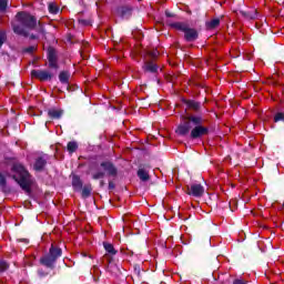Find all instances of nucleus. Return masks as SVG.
Returning <instances> with one entry per match:
<instances>
[{
  "label": "nucleus",
  "mask_w": 284,
  "mask_h": 284,
  "mask_svg": "<svg viewBox=\"0 0 284 284\" xmlns=\"http://www.w3.org/2000/svg\"><path fill=\"white\" fill-rule=\"evenodd\" d=\"M48 60H49L50 68H54L55 70L57 68H59V65L57 64V50L52 48L48 50Z\"/></svg>",
  "instance_id": "8"
},
{
  "label": "nucleus",
  "mask_w": 284,
  "mask_h": 284,
  "mask_svg": "<svg viewBox=\"0 0 284 284\" xmlns=\"http://www.w3.org/2000/svg\"><path fill=\"white\" fill-rule=\"evenodd\" d=\"M138 176L141 181H149L150 180V174H148V171L140 169L138 171Z\"/></svg>",
  "instance_id": "15"
},
{
  "label": "nucleus",
  "mask_w": 284,
  "mask_h": 284,
  "mask_svg": "<svg viewBox=\"0 0 284 284\" xmlns=\"http://www.w3.org/2000/svg\"><path fill=\"white\" fill-rule=\"evenodd\" d=\"M72 185H73V187H81V180L79 179V176H77V175L73 176Z\"/></svg>",
  "instance_id": "23"
},
{
  "label": "nucleus",
  "mask_w": 284,
  "mask_h": 284,
  "mask_svg": "<svg viewBox=\"0 0 284 284\" xmlns=\"http://www.w3.org/2000/svg\"><path fill=\"white\" fill-rule=\"evenodd\" d=\"M48 162L45 161V159H43V158H38L37 160H36V163H34V165H33V168H34V170L37 171V172H41V170H43L44 168H45V164H47Z\"/></svg>",
  "instance_id": "11"
},
{
  "label": "nucleus",
  "mask_w": 284,
  "mask_h": 284,
  "mask_svg": "<svg viewBox=\"0 0 284 284\" xmlns=\"http://www.w3.org/2000/svg\"><path fill=\"white\" fill-rule=\"evenodd\" d=\"M173 28H175L176 30H181L182 32H185L187 30V24L178 22L173 24Z\"/></svg>",
  "instance_id": "18"
},
{
  "label": "nucleus",
  "mask_w": 284,
  "mask_h": 284,
  "mask_svg": "<svg viewBox=\"0 0 284 284\" xmlns=\"http://www.w3.org/2000/svg\"><path fill=\"white\" fill-rule=\"evenodd\" d=\"M204 192L205 189L201 184H192L191 186H187V194L191 196H203Z\"/></svg>",
  "instance_id": "6"
},
{
  "label": "nucleus",
  "mask_w": 284,
  "mask_h": 284,
  "mask_svg": "<svg viewBox=\"0 0 284 284\" xmlns=\"http://www.w3.org/2000/svg\"><path fill=\"white\" fill-rule=\"evenodd\" d=\"M104 248L109 252V254H116V251H114V246L110 243H104Z\"/></svg>",
  "instance_id": "21"
},
{
  "label": "nucleus",
  "mask_w": 284,
  "mask_h": 284,
  "mask_svg": "<svg viewBox=\"0 0 284 284\" xmlns=\"http://www.w3.org/2000/svg\"><path fill=\"white\" fill-rule=\"evenodd\" d=\"M233 284H246V283L241 280H236Z\"/></svg>",
  "instance_id": "31"
},
{
  "label": "nucleus",
  "mask_w": 284,
  "mask_h": 284,
  "mask_svg": "<svg viewBox=\"0 0 284 284\" xmlns=\"http://www.w3.org/2000/svg\"><path fill=\"white\" fill-rule=\"evenodd\" d=\"M61 248L51 245L49 254L41 257L40 263L45 267H54V263H57V258L61 257Z\"/></svg>",
  "instance_id": "4"
},
{
  "label": "nucleus",
  "mask_w": 284,
  "mask_h": 284,
  "mask_svg": "<svg viewBox=\"0 0 284 284\" xmlns=\"http://www.w3.org/2000/svg\"><path fill=\"white\" fill-rule=\"evenodd\" d=\"M6 8H8V0H0V11L6 12Z\"/></svg>",
  "instance_id": "24"
},
{
  "label": "nucleus",
  "mask_w": 284,
  "mask_h": 284,
  "mask_svg": "<svg viewBox=\"0 0 284 284\" xmlns=\"http://www.w3.org/2000/svg\"><path fill=\"white\" fill-rule=\"evenodd\" d=\"M62 114L63 112L61 110H57V109L49 110V116H51V119H61Z\"/></svg>",
  "instance_id": "14"
},
{
  "label": "nucleus",
  "mask_w": 284,
  "mask_h": 284,
  "mask_svg": "<svg viewBox=\"0 0 284 284\" xmlns=\"http://www.w3.org/2000/svg\"><path fill=\"white\" fill-rule=\"evenodd\" d=\"M12 171L16 173L13 179L19 183L20 187L26 192H30V187H32L34 181L28 170H26V166L21 163H16L13 164Z\"/></svg>",
  "instance_id": "3"
},
{
  "label": "nucleus",
  "mask_w": 284,
  "mask_h": 284,
  "mask_svg": "<svg viewBox=\"0 0 284 284\" xmlns=\"http://www.w3.org/2000/svg\"><path fill=\"white\" fill-rule=\"evenodd\" d=\"M6 185V178L0 173V187Z\"/></svg>",
  "instance_id": "29"
},
{
  "label": "nucleus",
  "mask_w": 284,
  "mask_h": 284,
  "mask_svg": "<svg viewBox=\"0 0 284 284\" xmlns=\"http://www.w3.org/2000/svg\"><path fill=\"white\" fill-rule=\"evenodd\" d=\"M203 118L200 115H186L183 118L182 123L176 129V134L180 136H185V134L190 133L191 130V139H201V136H205L210 132L207 126H203Z\"/></svg>",
  "instance_id": "1"
},
{
  "label": "nucleus",
  "mask_w": 284,
  "mask_h": 284,
  "mask_svg": "<svg viewBox=\"0 0 284 284\" xmlns=\"http://www.w3.org/2000/svg\"><path fill=\"white\" fill-rule=\"evenodd\" d=\"M68 79H70V74L68 72H61L59 75V80L61 83H68Z\"/></svg>",
  "instance_id": "19"
},
{
  "label": "nucleus",
  "mask_w": 284,
  "mask_h": 284,
  "mask_svg": "<svg viewBox=\"0 0 284 284\" xmlns=\"http://www.w3.org/2000/svg\"><path fill=\"white\" fill-rule=\"evenodd\" d=\"M275 123H277V121H284V113H277L274 118Z\"/></svg>",
  "instance_id": "27"
},
{
  "label": "nucleus",
  "mask_w": 284,
  "mask_h": 284,
  "mask_svg": "<svg viewBox=\"0 0 284 284\" xmlns=\"http://www.w3.org/2000/svg\"><path fill=\"white\" fill-rule=\"evenodd\" d=\"M31 77L39 79V81H50V79H52V73L45 70H33L31 71Z\"/></svg>",
  "instance_id": "5"
},
{
  "label": "nucleus",
  "mask_w": 284,
  "mask_h": 284,
  "mask_svg": "<svg viewBox=\"0 0 284 284\" xmlns=\"http://www.w3.org/2000/svg\"><path fill=\"white\" fill-rule=\"evenodd\" d=\"M49 12L51 14H57L59 12V7L57 6V3L54 2L49 3Z\"/></svg>",
  "instance_id": "17"
},
{
  "label": "nucleus",
  "mask_w": 284,
  "mask_h": 284,
  "mask_svg": "<svg viewBox=\"0 0 284 284\" xmlns=\"http://www.w3.org/2000/svg\"><path fill=\"white\" fill-rule=\"evenodd\" d=\"M78 148H79V144H77V142H69L67 150L68 152L72 153V152H77Z\"/></svg>",
  "instance_id": "16"
},
{
  "label": "nucleus",
  "mask_w": 284,
  "mask_h": 284,
  "mask_svg": "<svg viewBox=\"0 0 284 284\" xmlns=\"http://www.w3.org/2000/svg\"><path fill=\"white\" fill-rule=\"evenodd\" d=\"M145 72H156L159 70V67L154 64V62H146L144 65Z\"/></svg>",
  "instance_id": "13"
},
{
  "label": "nucleus",
  "mask_w": 284,
  "mask_h": 284,
  "mask_svg": "<svg viewBox=\"0 0 284 284\" xmlns=\"http://www.w3.org/2000/svg\"><path fill=\"white\" fill-rule=\"evenodd\" d=\"M220 23H221V20H219V19H213V20H211V21L209 22V28H219Z\"/></svg>",
  "instance_id": "22"
},
{
  "label": "nucleus",
  "mask_w": 284,
  "mask_h": 284,
  "mask_svg": "<svg viewBox=\"0 0 284 284\" xmlns=\"http://www.w3.org/2000/svg\"><path fill=\"white\" fill-rule=\"evenodd\" d=\"M100 168L110 176H116V168H114V164H112V162H102L100 164Z\"/></svg>",
  "instance_id": "7"
},
{
  "label": "nucleus",
  "mask_w": 284,
  "mask_h": 284,
  "mask_svg": "<svg viewBox=\"0 0 284 284\" xmlns=\"http://www.w3.org/2000/svg\"><path fill=\"white\" fill-rule=\"evenodd\" d=\"M103 176H105L104 171H97L95 173L92 174V179H94L95 181L99 179H103Z\"/></svg>",
  "instance_id": "20"
},
{
  "label": "nucleus",
  "mask_w": 284,
  "mask_h": 284,
  "mask_svg": "<svg viewBox=\"0 0 284 284\" xmlns=\"http://www.w3.org/2000/svg\"><path fill=\"white\" fill-rule=\"evenodd\" d=\"M91 192L92 191L90 190V187H83V190H82L83 199H88V196H90Z\"/></svg>",
  "instance_id": "25"
},
{
  "label": "nucleus",
  "mask_w": 284,
  "mask_h": 284,
  "mask_svg": "<svg viewBox=\"0 0 284 284\" xmlns=\"http://www.w3.org/2000/svg\"><path fill=\"white\" fill-rule=\"evenodd\" d=\"M36 26L37 19L27 12L18 13L12 23L16 34H20L21 37H28V31L34 29Z\"/></svg>",
  "instance_id": "2"
},
{
  "label": "nucleus",
  "mask_w": 284,
  "mask_h": 284,
  "mask_svg": "<svg viewBox=\"0 0 284 284\" xmlns=\"http://www.w3.org/2000/svg\"><path fill=\"white\" fill-rule=\"evenodd\" d=\"M6 41V34L0 33V48L3 45V42Z\"/></svg>",
  "instance_id": "28"
},
{
  "label": "nucleus",
  "mask_w": 284,
  "mask_h": 284,
  "mask_svg": "<svg viewBox=\"0 0 284 284\" xmlns=\"http://www.w3.org/2000/svg\"><path fill=\"white\" fill-rule=\"evenodd\" d=\"M186 41H196V38L199 37V33H196V30L187 28L184 31Z\"/></svg>",
  "instance_id": "9"
},
{
  "label": "nucleus",
  "mask_w": 284,
  "mask_h": 284,
  "mask_svg": "<svg viewBox=\"0 0 284 284\" xmlns=\"http://www.w3.org/2000/svg\"><path fill=\"white\" fill-rule=\"evenodd\" d=\"M185 104L187 105L189 110H194V112H199V110H201V103L194 100H186Z\"/></svg>",
  "instance_id": "12"
},
{
  "label": "nucleus",
  "mask_w": 284,
  "mask_h": 284,
  "mask_svg": "<svg viewBox=\"0 0 284 284\" xmlns=\"http://www.w3.org/2000/svg\"><path fill=\"white\" fill-rule=\"evenodd\" d=\"M9 265L6 263V261H0V273L6 272L8 270Z\"/></svg>",
  "instance_id": "26"
},
{
  "label": "nucleus",
  "mask_w": 284,
  "mask_h": 284,
  "mask_svg": "<svg viewBox=\"0 0 284 284\" xmlns=\"http://www.w3.org/2000/svg\"><path fill=\"white\" fill-rule=\"evenodd\" d=\"M151 57H152L153 59H156V58L159 57V51H153V52H151Z\"/></svg>",
  "instance_id": "30"
},
{
  "label": "nucleus",
  "mask_w": 284,
  "mask_h": 284,
  "mask_svg": "<svg viewBox=\"0 0 284 284\" xmlns=\"http://www.w3.org/2000/svg\"><path fill=\"white\" fill-rule=\"evenodd\" d=\"M118 14L122 19H128V17L132 14V9H130L129 7H121L118 9Z\"/></svg>",
  "instance_id": "10"
}]
</instances>
